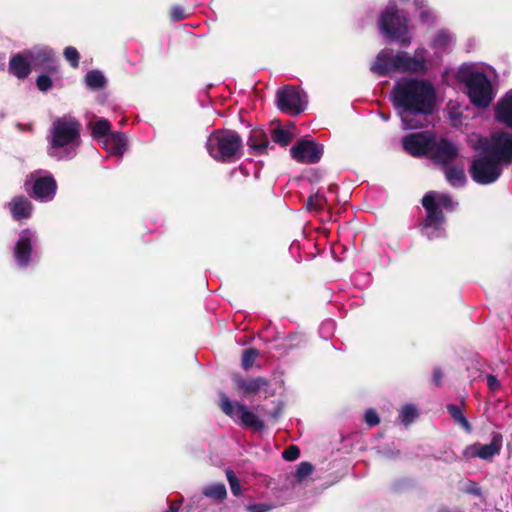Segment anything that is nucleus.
<instances>
[{
  "instance_id": "nucleus-1",
  "label": "nucleus",
  "mask_w": 512,
  "mask_h": 512,
  "mask_svg": "<svg viewBox=\"0 0 512 512\" xmlns=\"http://www.w3.org/2000/svg\"><path fill=\"white\" fill-rule=\"evenodd\" d=\"M468 146L478 153L469 166L472 180L480 185L495 183L503 169L512 164V132L510 130H473Z\"/></svg>"
},
{
  "instance_id": "nucleus-2",
  "label": "nucleus",
  "mask_w": 512,
  "mask_h": 512,
  "mask_svg": "<svg viewBox=\"0 0 512 512\" xmlns=\"http://www.w3.org/2000/svg\"><path fill=\"white\" fill-rule=\"evenodd\" d=\"M390 96L403 128H424L422 122L431 116L436 108V89L429 80L424 78L398 79Z\"/></svg>"
},
{
  "instance_id": "nucleus-3",
  "label": "nucleus",
  "mask_w": 512,
  "mask_h": 512,
  "mask_svg": "<svg viewBox=\"0 0 512 512\" xmlns=\"http://www.w3.org/2000/svg\"><path fill=\"white\" fill-rule=\"evenodd\" d=\"M456 77L463 84L470 103L476 108L485 109L495 99L497 91L494 82L497 73L492 66L466 62L459 66Z\"/></svg>"
},
{
  "instance_id": "nucleus-4",
  "label": "nucleus",
  "mask_w": 512,
  "mask_h": 512,
  "mask_svg": "<svg viewBox=\"0 0 512 512\" xmlns=\"http://www.w3.org/2000/svg\"><path fill=\"white\" fill-rule=\"evenodd\" d=\"M428 63V50L423 46L417 47L413 54L384 48L377 54L370 70L381 77L395 72L423 74L428 70Z\"/></svg>"
},
{
  "instance_id": "nucleus-5",
  "label": "nucleus",
  "mask_w": 512,
  "mask_h": 512,
  "mask_svg": "<svg viewBox=\"0 0 512 512\" xmlns=\"http://www.w3.org/2000/svg\"><path fill=\"white\" fill-rule=\"evenodd\" d=\"M426 216L419 224L420 233L429 240L446 236L444 211L452 212L458 203L447 193L430 191L422 198Z\"/></svg>"
},
{
  "instance_id": "nucleus-6",
  "label": "nucleus",
  "mask_w": 512,
  "mask_h": 512,
  "mask_svg": "<svg viewBox=\"0 0 512 512\" xmlns=\"http://www.w3.org/2000/svg\"><path fill=\"white\" fill-rule=\"evenodd\" d=\"M410 19L405 10L398 8L394 1H390L379 13L377 28L380 35L401 47H408L413 36L409 27Z\"/></svg>"
},
{
  "instance_id": "nucleus-7",
  "label": "nucleus",
  "mask_w": 512,
  "mask_h": 512,
  "mask_svg": "<svg viewBox=\"0 0 512 512\" xmlns=\"http://www.w3.org/2000/svg\"><path fill=\"white\" fill-rule=\"evenodd\" d=\"M206 148L214 160L231 163L241 155L242 139L231 130H213L206 141Z\"/></svg>"
},
{
  "instance_id": "nucleus-8",
  "label": "nucleus",
  "mask_w": 512,
  "mask_h": 512,
  "mask_svg": "<svg viewBox=\"0 0 512 512\" xmlns=\"http://www.w3.org/2000/svg\"><path fill=\"white\" fill-rule=\"evenodd\" d=\"M46 141V153L56 161L73 159L81 144L79 130H50Z\"/></svg>"
},
{
  "instance_id": "nucleus-9",
  "label": "nucleus",
  "mask_w": 512,
  "mask_h": 512,
  "mask_svg": "<svg viewBox=\"0 0 512 512\" xmlns=\"http://www.w3.org/2000/svg\"><path fill=\"white\" fill-rule=\"evenodd\" d=\"M24 187L36 201L49 203L55 198L58 186L50 171L38 169L26 176Z\"/></svg>"
},
{
  "instance_id": "nucleus-10",
  "label": "nucleus",
  "mask_w": 512,
  "mask_h": 512,
  "mask_svg": "<svg viewBox=\"0 0 512 512\" xmlns=\"http://www.w3.org/2000/svg\"><path fill=\"white\" fill-rule=\"evenodd\" d=\"M220 408L235 423L244 427L260 431L264 428V422L246 405L232 401L225 394H220Z\"/></svg>"
},
{
  "instance_id": "nucleus-11",
  "label": "nucleus",
  "mask_w": 512,
  "mask_h": 512,
  "mask_svg": "<svg viewBox=\"0 0 512 512\" xmlns=\"http://www.w3.org/2000/svg\"><path fill=\"white\" fill-rule=\"evenodd\" d=\"M39 235L32 228L22 229L18 233L13 247V257L18 267L27 268L37 257Z\"/></svg>"
},
{
  "instance_id": "nucleus-12",
  "label": "nucleus",
  "mask_w": 512,
  "mask_h": 512,
  "mask_svg": "<svg viewBox=\"0 0 512 512\" xmlns=\"http://www.w3.org/2000/svg\"><path fill=\"white\" fill-rule=\"evenodd\" d=\"M276 104L282 112L290 115H299L306 109L307 96L302 90L296 87L286 86L278 89L276 93Z\"/></svg>"
},
{
  "instance_id": "nucleus-13",
  "label": "nucleus",
  "mask_w": 512,
  "mask_h": 512,
  "mask_svg": "<svg viewBox=\"0 0 512 512\" xmlns=\"http://www.w3.org/2000/svg\"><path fill=\"white\" fill-rule=\"evenodd\" d=\"M503 447V436L499 432H492L491 440L488 444L479 442L470 444L462 451L463 458L469 460L479 458L483 461L491 462L494 457L500 455Z\"/></svg>"
},
{
  "instance_id": "nucleus-14",
  "label": "nucleus",
  "mask_w": 512,
  "mask_h": 512,
  "mask_svg": "<svg viewBox=\"0 0 512 512\" xmlns=\"http://www.w3.org/2000/svg\"><path fill=\"white\" fill-rule=\"evenodd\" d=\"M459 146L446 137H437L434 135L429 158L438 165L448 166L459 156Z\"/></svg>"
},
{
  "instance_id": "nucleus-15",
  "label": "nucleus",
  "mask_w": 512,
  "mask_h": 512,
  "mask_svg": "<svg viewBox=\"0 0 512 512\" xmlns=\"http://www.w3.org/2000/svg\"><path fill=\"white\" fill-rule=\"evenodd\" d=\"M92 138L110 155L121 157L127 149L128 140L122 131L92 130Z\"/></svg>"
},
{
  "instance_id": "nucleus-16",
  "label": "nucleus",
  "mask_w": 512,
  "mask_h": 512,
  "mask_svg": "<svg viewBox=\"0 0 512 512\" xmlns=\"http://www.w3.org/2000/svg\"><path fill=\"white\" fill-rule=\"evenodd\" d=\"M323 152V145L309 138L298 140L290 149L291 157L302 164L318 163Z\"/></svg>"
},
{
  "instance_id": "nucleus-17",
  "label": "nucleus",
  "mask_w": 512,
  "mask_h": 512,
  "mask_svg": "<svg viewBox=\"0 0 512 512\" xmlns=\"http://www.w3.org/2000/svg\"><path fill=\"white\" fill-rule=\"evenodd\" d=\"M25 50L32 69L43 70L47 73L57 71L56 55L52 48L44 45H36Z\"/></svg>"
},
{
  "instance_id": "nucleus-18",
  "label": "nucleus",
  "mask_w": 512,
  "mask_h": 512,
  "mask_svg": "<svg viewBox=\"0 0 512 512\" xmlns=\"http://www.w3.org/2000/svg\"><path fill=\"white\" fill-rule=\"evenodd\" d=\"M456 44V35L447 28L435 31L429 39L428 45L432 50L431 58L441 61L445 55L452 52Z\"/></svg>"
},
{
  "instance_id": "nucleus-19",
  "label": "nucleus",
  "mask_w": 512,
  "mask_h": 512,
  "mask_svg": "<svg viewBox=\"0 0 512 512\" xmlns=\"http://www.w3.org/2000/svg\"><path fill=\"white\" fill-rule=\"evenodd\" d=\"M434 133L431 130H422L421 132L410 134L404 137L402 144L404 150L414 156H429Z\"/></svg>"
},
{
  "instance_id": "nucleus-20",
  "label": "nucleus",
  "mask_w": 512,
  "mask_h": 512,
  "mask_svg": "<svg viewBox=\"0 0 512 512\" xmlns=\"http://www.w3.org/2000/svg\"><path fill=\"white\" fill-rule=\"evenodd\" d=\"M12 218L16 221L29 219L33 213V204L31 200L24 195L14 196L7 204Z\"/></svg>"
},
{
  "instance_id": "nucleus-21",
  "label": "nucleus",
  "mask_w": 512,
  "mask_h": 512,
  "mask_svg": "<svg viewBox=\"0 0 512 512\" xmlns=\"http://www.w3.org/2000/svg\"><path fill=\"white\" fill-rule=\"evenodd\" d=\"M493 110L496 122L512 128V89L498 99Z\"/></svg>"
},
{
  "instance_id": "nucleus-22",
  "label": "nucleus",
  "mask_w": 512,
  "mask_h": 512,
  "mask_svg": "<svg viewBox=\"0 0 512 512\" xmlns=\"http://www.w3.org/2000/svg\"><path fill=\"white\" fill-rule=\"evenodd\" d=\"M233 382L243 397L256 394L268 386V381L262 377L244 379L241 376H235Z\"/></svg>"
},
{
  "instance_id": "nucleus-23",
  "label": "nucleus",
  "mask_w": 512,
  "mask_h": 512,
  "mask_svg": "<svg viewBox=\"0 0 512 512\" xmlns=\"http://www.w3.org/2000/svg\"><path fill=\"white\" fill-rule=\"evenodd\" d=\"M32 70L26 50L14 54L9 61V72L18 79H25Z\"/></svg>"
},
{
  "instance_id": "nucleus-24",
  "label": "nucleus",
  "mask_w": 512,
  "mask_h": 512,
  "mask_svg": "<svg viewBox=\"0 0 512 512\" xmlns=\"http://www.w3.org/2000/svg\"><path fill=\"white\" fill-rule=\"evenodd\" d=\"M415 8L418 11L419 21L426 26H434L437 22L435 11L428 5L426 0H414Z\"/></svg>"
},
{
  "instance_id": "nucleus-25",
  "label": "nucleus",
  "mask_w": 512,
  "mask_h": 512,
  "mask_svg": "<svg viewBox=\"0 0 512 512\" xmlns=\"http://www.w3.org/2000/svg\"><path fill=\"white\" fill-rule=\"evenodd\" d=\"M444 173L447 182L454 188H462L467 183L465 171L462 167L444 166Z\"/></svg>"
},
{
  "instance_id": "nucleus-26",
  "label": "nucleus",
  "mask_w": 512,
  "mask_h": 512,
  "mask_svg": "<svg viewBox=\"0 0 512 512\" xmlns=\"http://www.w3.org/2000/svg\"><path fill=\"white\" fill-rule=\"evenodd\" d=\"M443 117L450 122L453 128H458L463 118L462 106L457 101H449L443 110Z\"/></svg>"
},
{
  "instance_id": "nucleus-27",
  "label": "nucleus",
  "mask_w": 512,
  "mask_h": 512,
  "mask_svg": "<svg viewBox=\"0 0 512 512\" xmlns=\"http://www.w3.org/2000/svg\"><path fill=\"white\" fill-rule=\"evenodd\" d=\"M84 84L87 89L97 91L106 87L107 79L102 71L94 69L86 73Z\"/></svg>"
},
{
  "instance_id": "nucleus-28",
  "label": "nucleus",
  "mask_w": 512,
  "mask_h": 512,
  "mask_svg": "<svg viewBox=\"0 0 512 512\" xmlns=\"http://www.w3.org/2000/svg\"><path fill=\"white\" fill-rule=\"evenodd\" d=\"M202 495L216 503H220L227 496L226 486L220 482L208 484L202 488Z\"/></svg>"
},
{
  "instance_id": "nucleus-29",
  "label": "nucleus",
  "mask_w": 512,
  "mask_h": 512,
  "mask_svg": "<svg viewBox=\"0 0 512 512\" xmlns=\"http://www.w3.org/2000/svg\"><path fill=\"white\" fill-rule=\"evenodd\" d=\"M446 409L457 425H459L467 433L472 432V426L460 406L456 404H447Z\"/></svg>"
},
{
  "instance_id": "nucleus-30",
  "label": "nucleus",
  "mask_w": 512,
  "mask_h": 512,
  "mask_svg": "<svg viewBox=\"0 0 512 512\" xmlns=\"http://www.w3.org/2000/svg\"><path fill=\"white\" fill-rule=\"evenodd\" d=\"M419 416V411L414 404L404 405L399 412V420L405 426L410 425Z\"/></svg>"
},
{
  "instance_id": "nucleus-31",
  "label": "nucleus",
  "mask_w": 512,
  "mask_h": 512,
  "mask_svg": "<svg viewBox=\"0 0 512 512\" xmlns=\"http://www.w3.org/2000/svg\"><path fill=\"white\" fill-rule=\"evenodd\" d=\"M51 128H81V124L74 116L67 114L53 120Z\"/></svg>"
},
{
  "instance_id": "nucleus-32",
  "label": "nucleus",
  "mask_w": 512,
  "mask_h": 512,
  "mask_svg": "<svg viewBox=\"0 0 512 512\" xmlns=\"http://www.w3.org/2000/svg\"><path fill=\"white\" fill-rule=\"evenodd\" d=\"M271 139L280 144L281 146H287L294 138L293 130H270Z\"/></svg>"
},
{
  "instance_id": "nucleus-33",
  "label": "nucleus",
  "mask_w": 512,
  "mask_h": 512,
  "mask_svg": "<svg viewBox=\"0 0 512 512\" xmlns=\"http://www.w3.org/2000/svg\"><path fill=\"white\" fill-rule=\"evenodd\" d=\"M253 134L251 135L249 139V145L252 149L256 150L258 153H263L267 150L269 146V142L266 139H261L258 142L256 141V138L258 137V134L262 132V130H252Z\"/></svg>"
},
{
  "instance_id": "nucleus-34",
  "label": "nucleus",
  "mask_w": 512,
  "mask_h": 512,
  "mask_svg": "<svg viewBox=\"0 0 512 512\" xmlns=\"http://www.w3.org/2000/svg\"><path fill=\"white\" fill-rule=\"evenodd\" d=\"M326 202H327L326 197L324 195L320 194L319 192H317L308 198L307 209L315 210V211L321 210V209H323Z\"/></svg>"
},
{
  "instance_id": "nucleus-35",
  "label": "nucleus",
  "mask_w": 512,
  "mask_h": 512,
  "mask_svg": "<svg viewBox=\"0 0 512 512\" xmlns=\"http://www.w3.org/2000/svg\"><path fill=\"white\" fill-rule=\"evenodd\" d=\"M64 58L67 62H69L72 68H77L79 66L80 54L78 50L73 46H68L64 49L63 52Z\"/></svg>"
},
{
  "instance_id": "nucleus-36",
  "label": "nucleus",
  "mask_w": 512,
  "mask_h": 512,
  "mask_svg": "<svg viewBox=\"0 0 512 512\" xmlns=\"http://www.w3.org/2000/svg\"><path fill=\"white\" fill-rule=\"evenodd\" d=\"M313 471V466L309 462H301L294 474L297 482H302L305 480Z\"/></svg>"
},
{
  "instance_id": "nucleus-37",
  "label": "nucleus",
  "mask_w": 512,
  "mask_h": 512,
  "mask_svg": "<svg viewBox=\"0 0 512 512\" xmlns=\"http://www.w3.org/2000/svg\"><path fill=\"white\" fill-rule=\"evenodd\" d=\"M258 351L255 350V349H246L243 351V355H242V367L247 370L249 369L250 367H252L254 361L256 360V358L258 357Z\"/></svg>"
},
{
  "instance_id": "nucleus-38",
  "label": "nucleus",
  "mask_w": 512,
  "mask_h": 512,
  "mask_svg": "<svg viewBox=\"0 0 512 512\" xmlns=\"http://www.w3.org/2000/svg\"><path fill=\"white\" fill-rule=\"evenodd\" d=\"M112 127V123L106 119V118H103V117H98V116H91V118L89 119V122L86 126V128H101V129H104V128H111Z\"/></svg>"
},
{
  "instance_id": "nucleus-39",
  "label": "nucleus",
  "mask_w": 512,
  "mask_h": 512,
  "mask_svg": "<svg viewBox=\"0 0 512 512\" xmlns=\"http://www.w3.org/2000/svg\"><path fill=\"white\" fill-rule=\"evenodd\" d=\"M226 476L230 484L231 492L233 493V495L239 496L241 494V485L239 480L235 476L234 472L231 470H227Z\"/></svg>"
},
{
  "instance_id": "nucleus-40",
  "label": "nucleus",
  "mask_w": 512,
  "mask_h": 512,
  "mask_svg": "<svg viewBox=\"0 0 512 512\" xmlns=\"http://www.w3.org/2000/svg\"><path fill=\"white\" fill-rule=\"evenodd\" d=\"M36 85L40 91L47 92L52 88L53 82L49 75L41 74L37 77Z\"/></svg>"
},
{
  "instance_id": "nucleus-41",
  "label": "nucleus",
  "mask_w": 512,
  "mask_h": 512,
  "mask_svg": "<svg viewBox=\"0 0 512 512\" xmlns=\"http://www.w3.org/2000/svg\"><path fill=\"white\" fill-rule=\"evenodd\" d=\"M334 328L335 323L332 320H327L321 324L319 333L321 337H323L324 339H328L332 335Z\"/></svg>"
},
{
  "instance_id": "nucleus-42",
  "label": "nucleus",
  "mask_w": 512,
  "mask_h": 512,
  "mask_svg": "<svg viewBox=\"0 0 512 512\" xmlns=\"http://www.w3.org/2000/svg\"><path fill=\"white\" fill-rule=\"evenodd\" d=\"M275 504H269V503H255L250 504L247 506L248 512H269L273 508H275Z\"/></svg>"
},
{
  "instance_id": "nucleus-43",
  "label": "nucleus",
  "mask_w": 512,
  "mask_h": 512,
  "mask_svg": "<svg viewBox=\"0 0 512 512\" xmlns=\"http://www.w3.org/2000/svg\"><path fill=\"white\" fill-rule=\"evenodd\" d=\"M364 420L369 426H376L380 423V418L374 409L366 410L364 414Z\"/></svg>"
},
{
  "instance_id": "nucleus-44",
  "label": "nucleus",
  "mask_w": 512,
  "mask_h": 512,
  "mask_svg": "<svg viewBox=\"0 0 512 512\" xmlns=\"http://www.w3.org/2000/svg\"><path fill=\"white\" fill-rule=\"evenodd\" d=\"M188 16L185 9L181 6H174L171 8L170 17L172 21H180L185 19Z\"/></svg>"
},
{
  "instance_id": "nucleus-45",
  "label": "nucleus",
  "mask_w": 512,
  "mask_h": 512,
  "mask_svg": "<svg viewBox=\"0 0 512 512\" xmlns=\"http://www.w3.org/2000/svg\"><path fill=\"white\" fill-rule=\"evenodd\" d=\"M300 451L296 446H290L283 452V458L288 461H294L299 457Z\"/></svg>"
},
{
  "instance_id": "nucleus-46",
  "label": "nucleus",
  "mask_w": 512,
  "mask_h": 512,
  "mask_svg": "<svg viewBox=\"0 0 512 512\" xmlns=\"http://www.w3.org/2000/svg\"><path fill=\"white\" fill-rule=\"evenodd\" d=\"M486 381H487V386L491 392H496L497 390L500 389L501 384L496 376H494L492 374H488L486 376Z\"/></svg>"
},
{
  "instance_id": "nucleus-47",
  "label": "nucleus",
  "mask_w": 512,
  "mask_h": 512,
  "mask_svg": "<svg viewBox=\"0 0 512 512\" xmlns=\"http://www.w3.org/2000/svg\"><path fill=\"white\" fill-rule=\"evenodd\" d=\"M247 116H248L247 112L240 111L237 114L236 118H237V120L239 121L240 124L246 125V128H252V124L247 119Z\"/></svg>"
},
{
  "instance_id": "nucleus-48",
  "label": "nucleus",
  "mask_w": 512,
  "mask_h": 512,
  "mask_svg": "<svg viewBox=\"0 0 512 512\" xmlns=\"http://www.w3.org/2000/svg\"><path fill=\"white\" fill-rule=\"evenodd\" d=\"M443 374L440 369L436 368L433 371V380L436 385H440L442 381Z\"/></svg>"
},
{
  "instance_id": "nucleus-49",
  "label": "nucleus",
  "mask_w": 512,
  "mask_h": 512,
  "mask_svg": "<svg viewBox=\"0 0 512 512\" xmlns=\"http://www.w3.org/2000/svg\"><path fill=\"white\" fill-rule=\"evenodd\" d=\"M181 506L180 501H172L169 508L164 512H179Z\"/></svg>"
},
{
  "instance_id": "nucleus-50",
  "label": "nucleus",
  "mask_w": 512,
  "mask_h": 512,
  "mask_svg": "<svg viewBox=\"0 0 512 512\" xmlns=\"http://www.w3.org/2000/svg\"><path fill=\"white\" fill-rule=\"evenodd\" d=\"M4 68V62L0 59V70Z\"/></svg>"
},
{
  "instance_id": "nucleus-51",
  "label": "nucleus",
  "mask_w": 512,
  "mask_h": 512,
  "mask_svg": "<svg viewBox=\"0 0 512 512\" xmlns=\"http://www.w3.org/2000/svg\"><path fill=\"white\" fill-rule=\"evenodd\" d=\"M17 128H18V129H21V128H24V127H23L22 125L18 124V125H17Z\"/></svg>"
},
{
  "instance_id": "nucleus-52",
  "label": "nucleus",
  "mask_w": 512,
  "mask_h": 512,
  "mask_svg": "<svg viewBox=\"0 0 512 512\" xmlns=\"http://www.w3.org/2000/svg\"><path fill=\"white\" fill-rule=\"evenodd\" d=\"M473 493L478 495L479 494V490H473Z\"/></svg>"
}]
</instances>
